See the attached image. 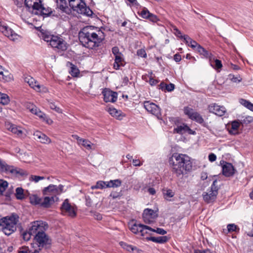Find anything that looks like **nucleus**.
<instances>
[{"instance_id":"393cba45","label":"nucleus","mask_w":253,"mask_h":253,"mask_svg":"<svg viewBox=\"0 0 253 253\" xmlns=\"http://www.w3.org/2000/svg\"><path fill=\"white\" fill-rule=\"evenodd\" d=\"M67 66L70 67L69 73L74 77H78L80 74V71L76 66L74 65L70 62H67L66 64Z\"/></svg>"},{"instance_id":"f8f14e48","label":"nucleus","mask_w":253,"mask_h":253,"mask_svg":"<svg viewBox=\"0 0 253 253\" xmlns=\"http://www.w3.org/2000/svg\"><path fill=\"white\" fill-rule=\"evenodd\" d=\"M158 214L157 211L150 209H146L144 210L142 217L144 222L146 224H151L155 222Z\"/></svg>"},{"instance_id":"09e8293b","label":"nucleus","mask_w":253,"mask_h":253,"mask_svg":"<svg viewBox=\"0 0 253 253\" xmlns=\"http://www.w3.org/2000/svg\"><path fill=\"white\" fill-rule=\"evenodd\" d=\"M142 226L143 228V231L140 232V234L142 236H144L146 234H148L149 233L148 231H152L153 230V228L150 226L143 224Z\"/></svg>"},{"instance_id":"7ed1b4c3","label":"nucleus","mask_w":253,"mask_h":253,"mask_svg":"<svg viewBox=\"0 0 253 253\" xmlns=\"http://www.w3.org/2000/svg\"><path fill=\"white\" fill-rule=\"evenodd\" d=\"M27 10L31 14L42 17L47 16V10L43 7L42 0H25Z\"/></svg>"},{"instance_id":"6e6d98bb","label":"nucleus","mask_w":253,"mask_h":253,"mask_svg":"<svg viewBox=\"0 0 253 253\" xmlns=\"http://www.w3.org/2000/svg\"><path fill=\"white\" fill-rule=\"evenodd\" d=\"M48 107H49L51 109L55 110V111L57 113H61V109L59 107H57L54 103H48Z\"/></svg>"},{"instance_id":"13d9d810","label":"nucleus","mask_w":253,"mask_h":253,"mask_svg":"<svg viewBox=\"0 0 253 253\" xmlns=\"http://www.w3.org/2000/svg\"><path fill=\"white\" fill-rule=\"evenodd\" d=\"M107 183V181H98L97 182V184L99 187V189H102L106 187V185Z\"/></svg>"},{"instance_id":"0eeeda50","label":"nucleus","mask_w":253,"mask_h":253,"mask_svg":"<svg viewBox=\"0 0 253 253\" xmlns=\"http://www.w3.org/2000/svg\"><path fill=\"white\" fill-rule=\"evenodd\" d=\"M217 183V180H214L211 186L210 190L208 192L203 193V199L206 202L209 203L216 199L219 189Z\"/></svg>"},{"instance_id":"a18cd8bd","label":"nucleus","mask_w":253,"mask_h":253,"mask_svg":"<svg viewBox=\"0 0 253 253\" xmlns=\"http://www.w3.org/2000/svg\"><path fill=\"white\" fill-rule=\"evenodd\" d=\"M227 231L228 233L231 232H237L239 231V228L235 224L231 223L227 225Z\"/></svg>"},{"instance_id":"5701e85b","label":"nucleus","mask_w":253,"mask_h":253,"mask_svg":"<svg viewBox=\"0 0 253 253\" xmlns=\"http://www.w3.org/2000/svg\"><path fill=\"white\" fill-rule=\"evenodd\" d=\"M183 40L185 42V43L190 47H191L193 49L196 50L197 48H198L199 46L200 45L198 43V42L193 40L188 35H184L183 36Z\"/></svg>"},{"instance_id":"a211bd4d","label":"nucleus","mask_w":253,"mask_h":253,"mask_svg":"<svg viewBox=\"0 0 253 253\" xmlns=\"http://www.w3.org/2000/svg\"><path fill=\"white\" fill-rule=\"evenodd\" d=\"M104 96V100L106 102H115L118 98V94L116 92L113 91L108 89H105L102 91Z\"/></svg>"},{"instance_id":"de8ad7c7","label":"nucleus","mask_w":253,"mask_h":253,"mask_svg":"<svg viewBox=\"0 0 253 253\" xmlns=\"http://www.w3.org/2000/svg\"><path fill=\"white\" fill-rule=\"evenodd\" d=\"M228 79L234 83H239L242 81V78L239 75L235 76L231 74L228 75Z\"/></svg>"},{"instance_id":"37998d69","label":"nucleus","mask_w":253,"mask_h":253,"mask_svg":"<svg viewBox=\"0 0 253 253\" xmlns=\"http://www.w3.org/2000/svg\"><path fill=\"white\" fill-rule=\"evenodd\" d=\"M16 197L17 199L22 200L24 198L23 189L21 187H18L16 189Z\"/></svg>"},{"instance_id":"4c0bfd02","label":"nucleus","mask_w":253,"mask_h":253,"mask_svg":"<svg viewBox=\"0 0 253 253\" xmlns=\"http://www.w3.org/2000/svg\"><path fill=\"white\" fill-rule=\"evenodd\" d=\"M79 145L84 146L87 150H91L92 149L91 146L93 144L90 141L83 139V140H80V143Z\"/></svg>"},{"instance_id":"c9c22d12","label":"nucleus","mask_w":253,"mask_h":253,"mask_svg":"<svg viewBox=\"0 0 253 253\" xmlns=\"http://www.w3.org/2000/svg\"><path fill=\"white\" fill-rule=\"evenodd\" d=\"M239 102L243 106L253 112V104L250 101L245 99L241 98L239 100Z\"/></svg>"},{"instance_id":"423d86ee","label":"nucleus","mask_w":253,"mask_h":253,"mask_svg":"<svg viewBox=\"0 0 253 253\" xmlns=\"http://www.w3.org/2000/svg\"><path fill=\"white\" fill-rule=\"evenodd\" d=\"M63 190V186L62 185L58 186L55 185H48V207L58 201V196L62 193Z\"/></svg>"},{"instance_id":"dca6fc26","label":"nucleus","mask_w":253,"mask_h":253,"mask_svg":"<svg viewBox=\"0 0 253 253\" xmlns=\"http://www.w3.org/2000/svg\"><path fill=\"white\" fill-rule=\"evenodd\" d=\"M30 203L34 205H40L41 207H47V196L44 198L39 197L37 195H33L30 197Z\"/></svg>"},{"instance_id":"aec40b11","label":"nucleus","mask_w":253,"mask_h":253,"mask_svg":"<svg viewBox=\"0 0 253 253\" xmlns=\"http://www.w3.org/2000/svg\"><path fill=\"white\" fill-rule=\"evenodd\" d=\"M34 237L39 244L38 246L39 248L43 247L47 241V237L44 230L40 233L39 232Z\"/></svg>"},{"instance_id":"603ef678","label":"nucleus","mask_w":253,"mask_h":253,"mask_svg":"<svg viewBox=\"0 0 253 253\" xmlns=\"http://www.w3.org/2000/svg\"><path fill=\"white\" fill-rule=\"evenodd\" d=\"M214 65L211 64V65L216 70L219 71V70L222 67L221 61L218 59H216L214 60Z\"/></svg>"},{"instance_id":"b1692460","label":"nucleus","mask_w":253,"mask_h":253,"mask_svg":"<svg viewBox=\"0 0 253 253\" xmlns=\"http://www.w3.org/2000/svg\"><path fill=\"white\" fill-rule=\"evenodd\" d=\"M6 126L8 130L16 134L18 136L21 137L22 136L23 131L20 127H18L16 125L11 123H7Z\"/></svg>"},{"instance_id":"0e129e2a","label":"nucleus","mask_w":253,"mask_h":253,"mask_svg":"<svg viewBox=\"0 0 253 253\" xmlns=\"http://www.w3.org/2000/svg\"><path fill=\"white\" fill-rule=\"evenodd\" d=\"M174 84L171 83L168 84H167L166 90H167L168 91H171L174 90Z\"/></svg>"},{"instance_id":"9b49d317","label":"nucleus","mask_w":253,"mask_h":253,"mask_svg":"<svg viewBox=\"0 0 253 253\" xmlns=\"http://www.w3.org/2000/svg\"><path fill=\"white\" fill-rule=\"evenodd\" d=\"M184 112L192 120L200 124H203L204 123V120L202 116L198 112L194 111L193 109L188 107H184Z\"/></svg>"},{"instance_id":"69168bd1","label":"nucleus","mask_w":253,"mask_h":253,"mask_svg":"<svg viewBox=\"0 0 253 253\" xmlns=\"http://www.w3.org/2000/svg\"><path fill=\"white\" fill-rule=\"evenodd\" d=\"M209 160L211 162H213L216 160V156L214 153H210L209 155Z\"/></svg>"},{"instance_id":"680f3d73","label":"nucleus","mask_w":253,"mask_h":253,"mask_svg":"<svg viewBox=\"0 0 253 253\" xmlns=\"http://www.w3.org/2000/svg\"><path fill=\"white\" fill-rule=\"evenodd\" d=\"M85 205L87 207H90L92 205V201L91 198L88 196H86L85 197Z\"/></svg>"},{"instance_id":"58836bf2","label":"nucleus","mask_w":253,"mask_h":253,"mask_svg":"<svg viewBox=\"0 0 253 253\" xmlns=\"http://www.w3.org/2000/svg\"><path fill=\"white\" fill-rule=\"evenodd\" d=\"M188 126L186 125L183 124V125L178 126L176 128H174V132L178 134H182L186 132V127H187Z\"/></svg>"},{"instance_id":"2f4dec72","label":"nucleus","mask_w":253,"mask_h":253,"mask_svg":"<svg viewBox=\"0 0 253 253\" xmlns=\"http://www.w3.org/2000/svg\"><path fill=\"white\" fill-rule=\"evenodd\" d=\"M143 224L134 223L130 227V231L135 234H139L140 231H143Z\"/></svg>"},{"instance_id":"3c124183","label":"nucleus","mask_w":253,"mask_h":253,"mask_svg":"<svg viewBox=\"0 0 253 253\" xmlns=\"http://www.w3.org/2000/svg\"><path fill=\"white\" fill-rule=\"evenodd\" d=\"M45 177L44 176H37L34 175H31L29 177V180L31 181H34L35 182H38L40 180L44 179Z\"/></svg>"},{"instance_id":"49530a36","label":"nucleus","mask_w":253,"mask_h":253,"mask_svg":"<svg viewBox=\"0 0 253 253\" xmlns=\"http://www.w3.org/2000/svg\"><path fill=\"white\" fill-rule=\"evenodd\" d=\"M163 194L164 195L165 198L167 200H169L168 198H172L174 195V193L173 191L169 189L164 190Z\"/></svg>"},{"instance_id":"c85d7f7f","label":"nucleus","mask_w":253,"mask_h":253,"mask_svg":"<svg viewBox=\"0 0 253 253\" xmlns=\"http://www.w3.org/2000/svg\"><path fill=\"white\" fill-rule=\"evenodd\" d=\"M34 136L35 139L42 143H45L47 140V137L46 135L40 131H35L34 133Z\"/></svg>"},{"instance_id":"4468645a","label":"nucleus","mask_w":253,"mask_h":253,"mask_svg":"<svg viewBox=\"0 0 253 253\" xmlns=\"http://www.w3.org/2000/svg\"><path fill=\"white\" fill-rule=\"evenodd\" d=\"M0 31L12 41L18 39V35L12 29L1 21H0Z\"/></svg>"},{"instance_id":"a878e982","label":"nucleus","mask_w":253,"mask_h":253,"mask_svg":"<svg viewBox=\"0 0 253 253\" xmlns=\"http://www.w3.org/2000/svg\"><path fill=\"white\" fill-rule=\"evenodd\" d=\"M108 111L112 116L115 117L118 120H121L123 119V117H124L121 111L118 110L114 108H109Z\"/></svg>"},{"instance_id":"72a5a7b5","label":"nucleus","mask_w":253,"mask_h":253,"mask_svg":"<svg viewBox=\"0 0 253 253\" xmlns=\"http://www.w3.org/2000/svg\"><path fill=\"white\" fill-rule=\"evenodd\" d=\"M240 124L238 121H234L231 124V128L229 130L230 134H237V131L239 127Z\"/></svg>"},{"instance_id":"412c9836","label":"nucleus","mask_w":253,"mask_h":253,"mask_svg":"<svg viewBox=\"0 0 253 253\" xmlns=\"http://www.w3.org/2000/svg\"><path fill=\"white\" fill-rule=\"evenodd\" d=\"M56 3L57 6L62 12L70 13L71 11L68 7L66 0H53Z\"/></svg>"},{"instance_id":"9d476101","label":"nucleus","mask_w":253,"mask_h":253,"mask_svg":"<svg viewBox=\"0 0 253 253\" xmlns=\"http://www.w3.org/2000/svg\"><path fill=\"white\" fill-rule=\"evenodd\" d=\"M49 44L52 47L60 51H65L67 49V42L62 38L57 36H51Z\"/></svg>"},{"instance_id":"bf43d9fd","label":"nucleus","mask_w":253,"mask_h":253,"mask_svg":"<svg viewBox=\"0 0 253 253\" xmlns=\"http://www.w3.org/2000/svg\"><path fill=\"white\" fill-rule=\"evenodd\" d=\"M152 232H156L157 233L160 235H165L167 234V231L163 228H157L156 229L153 228Z\"/></svg>"},{"instance_id":"f704fd0d","label":"nucleus","mask_w":253,"mask_h":253,"mask_svg":"<svg viewBox=\"0 0 253 253\" xmlns=\"http://www.w3.org/2000/svg\"><path fill=\"white\" fill-rule=\"evenodd\" d=\"M115 62L114 63V68L116 70L119 69V67L120 65L122 64V62L123 60L122 58V54L120 55H117L115 56Z\"/></svg>"},{"instance_id":"473e14b6","label":"nucleus","mask_w":253,"mask_h":253,"mask_svg":"<svg viewBox=\"0 0 253 253\" xmlns=\"http://www.w3.org/2000/svg\"><path fill=\"white\" fill-rule=\"evenodd\" d=\"M36 29L39 31V37L45 42H47V32L46 30L42 29V26L36 27Z\"/></svg>"},{"instance_id":"79ce46f5","label":"nucleus","mask_w":253,"mask_h":253,"mask_svg":"<svg viewBox=\"0 0 253 253\" xmlns=\"http://www.w3.org/2000/svg\"><path fill=\"white\" fill-rule=\"evenodd\" d=\"M253 121V117L251 116L243 117L240 120V123L243 125H248Z\"/></svg>"},{"instance_id":"864d4df0","label":"nucleus","mask_w":253,"mask_h":253,"mask_svg":"<svg viewBox=\"0 0 253 253\" xmlns=\"http://www.w3.org/2000/svg\"><path fill=\"white\" fill-rule=\"evenodd\" d=\"M8 186V183L6 181L0 179V192H4Z\"/></svg>"},{"instance_id":"1a4fd4ad","label":"nucleus","mask_w":253,"mask_h":253,"mask_svg":"<svg viewBox=\"0 0 253 253\" xmlns=\"http://www.w3.org/2000/svg\"><path fill=\"white\" fill-rule=\"evenodd\" d=\"M0 171L1 172H10L12 174H19L21 176L28 175L27 171L21 169L15 168L13 166L8 165L2 160L0 165Z\"/></svg>"},{"instance_id":"c03bdc74","label":"nucleus","mask_w":253,"mask_h":253,"mask_svg":"<svg viewBox=\"0 0 253 253\" xmlns=\"http://www.w3.org/2000/svg\"><path fill=\"white\" fill-rule=\"evenodd\" d=\"M119 244L123 249L126 250L127 251L132 252L134 250V247L131 245L127 244L126 243L124 242H120Z\"/></svg>"},{"instance_id":"20e7f679","label":"nucleus","mask_w":253,"mask_h":253,"mask_svg":"<svg viewBox=\"0 0 253 253\" xmlns=\"http://www.w3.org/2000/svg\"><path fill=\"white\" fill-rule=\"evenodd\" d=\"M68 1L70 6L74 11L87 16H91L92 15V11L86 5L83 0H68Z\"/></svg>"},{"instance_id":"f03ea898","label":"nucleus","mask_w":253,"mask_h":253,"mask_svg":"<svg viewBox=\"0 0 253 253\" xmlns=\"http://www.w3.org/2000/svg\"><path fill=\"white\" fill-rule=\"evenodd\" d=\"M169 163L171 171L179 177L187 174L192 169L191 158L186 154L174 153L169 158Z\"/></svg>"},{"instance_id":"bb28decb","label":"nucleus","mask_w":253,"mask_h":253,"mask_svg":"<svg viewBox=\"0 0 253 253\" xmlns=\"http://www.w3.org/2000/svg\"><path fill=\"white\" fill-rule=\"evenodd\" d=\"M146 239L149 241H151L155 243H160V244H163L166 242H167L169 238L167 236H160L158 237H146Z\"/></svg>"},{"instance_id":"4d7b16f0","label":"nucleus","mask_w":253,"mask_h":253,"mask_svg":"<svg viewBox=\"0 0 253 253\" xmlns=\"http://www.w3.org/2000/svg\"><path fill=\"white\" fill-rule=\"evenodd\" d=\"M121 196H122L121 191L117 192V191H113L111 193V194L110 195V197H112L113 199L120 197Z\"/></svg>"},{"instance_id":"cd10ccee","label":"nucleus","mask_w":253,"mask_h":253,"mask_svg":"<svg viewBox=\"0 0 253 253\" xmlns=\"http://www.w3.org/2000/svg\"><path fill=\"white\" fill-rule=\"evenodd\" d=\"M27 108L32 113L36 115L40 118L42 117L43 113L34 104L29 103L27 105Z\"/></svg>"},{"instance_id":"2eb2a0df","label":"nucleus","mask_w":253,"mask_h":253,"mask_svg":"<svg viewBox=\"0 0 253 253\" xmlns=\"http://www.w3.org/2000/svg\"><path fill=\"white\" fill-rule=\"evenodd\" d=\"M208 109L210 113L221 117L226 113V109L223 106H220L216 103H212L209 105Z\"/></svg>"},{"instance_id":"ea45409f","label":"nucleus","mask_w":253,"mask_h":253,"mask_svg":"<svg viewBox=\"0 0 253 253\" xmlns=\"http://www.w3.org/2000/svg\"><path fill=\"white\" fill-rule=\"evenodd\" d=\"M10 101L8 96L5 93L0 92V103L3 105L8 104Z\"/></svg>"},{"instance_id":"e2e57ef3","label":"nucleus","mask_w":253,"mask_h":253,"mask_svg":"<svg viewBox=\"0 0 253 253\" xmlns=\"http://www.w3.org/2000/svg\"><path fill=\"white\" fill-rule=\"evenodd\" d=\"M132 162L135 167H140L143 165V162H141L139 159H132Z\"/></svg>"},{"instance_id":"e433bc0d","label":"nucleus","mask_w":253,"mask_h":253,"mask_svg":"<svg viewBox=\"0 0 253 253\" xmlns=\"http://www.w3.org/2000/svg\"><path fill=\"white\" fill-rule=\"evenodd\" d=\"M11 79V75L7 71H4L2 72V74H0V80L4 82H9Z\"/></svg>"},{"instance_id":"c756f323","label":"nucleus","mask_w":253,"mask_h":253,"mask_svg":"<svg viewBox=\"0 0 253 253\" xmlns=\"http://www.w3.org/2000/svg\"><path fill=\"white\" fill-rule=\"evenodd\" d=\"M142 190L144 192L147 191L151 195H154L156 194V190L154 188L151 187L150 183H142Z\"/></svg>"},{"instance_id":"6e6552de","label":"nucleus","mask_w":253,"mask_h":253,"mask_svg":"<svg viewBox=\"0 0 253 253\" xmlns=\"http://www.w3.org/2000/svg\"><path fill=\"white\" fill-rule=\"evenodd\" d=\"M61 210L65 215L70 217L74 218L77 216V207L75 204L71 205L68 199H66L63 202Z\"/></svg>"},{"instance_id":"f3484780","label":"nucleus","mask_w":253,"mask_h":253,"mask_svg":"<svg viewBox=\"0 0 253 253\" xmlns=\"http://www.w3.org/2000/svg\"><path fill=\"white\" fill-rule=\"evenodd\" d=\"M144 107L148 112L156 116H159L161 114L159 107L149 101H144Z\"/></svg>"},{"instance_id":"6ab92c4d","label":"nucleus","mask_w":253,"mask_h":253,"mask_svg":"<svg viewBox=\"0 0 253 253\" xmlns=\"http://www.w3.org/2000/svg\"><path fill=\"white\" fill-rule=\"evenodd\" d=\"M43 223L41 221H34L29 229V232L32 236H35L39 232H42L44 230V227L42 225Z\"/></svg>"},{"instance_id":"ddd939ff","label":"nucleus","mask_w":253,"mask_h":253,"mask_svg":"<svg viewBox=\"0 0 253 253\" xmlns=\"http://www.w3.org/2000/svg\"><path fill=\"white\" fill-rule=\"evenodd\" d=\"M220 165L222 167V174L225 177H231L234 175L236 169L232 164L223 160L220 162Z\"/></svg>"},{"instance_id":"338daca9","label":"nucleus","mask_w":253,"mask_h":253,"mask_svg":"<svg viewBox=\"0 0 253 253\" xmlns=\"http://www.w3.org/2000/svg\"><path fill=\"white\" fill-rule=\"evenodd\" d=\"M148 82L151 86H153L156 85L159 82V81L154 79L152 77H150Z\"/></svg>"},{"instance_id":"052dcab7","label":"nucleus","mask_w":253,"mask_h":253,"mask_svg":"<svg viewBox=\"0 0 253 253\" xmlns=\"http://www.w3.org/2000/svg\"><path fill=\"white\" fill-rule=\"evenodd\" d=\"M127 5H132L133 6H138L139 5V3L137 2V0H125Z\"/></svg>"},{"instance_id":"a19ab883","label":"nucleus","mask_w":253,"mask_h":253,"mask_svg":"<svg viewBox=\"0 0 253 253\" xmlns=\"http://www.w3.org/2000/svg\"><path fill=\"white\" fill-rule=\"evenodd\" d=\"M200 55H203L205 58H208L210 56V54L208 51L203 47L201 45L199 46L198 48L196 50Z\"/></svg>"},{"instance_id":"8fccbe9b","label":"nucleus","mask_w":253,"mask_h":253,"mask_svg":"<svg viewBox=\"0 0 253 253\" xmlns=\"http://www.w3.org/2000/svg\"><path fill=\"white\" fill-rule=\"evenodd\" d=\"M150 13L149 11L146 8L144 7L140 12L139 15L143 18L148 19L150 16Z\"/></svg>"},{"instance_id":"39448f33","label":"nucleus","mask_w":253,"mask_h":253,"mask_svg":"<svg viewBox=\"0 0 253 253\" xmlns=\"http://www.w3.org/2000/svg\"><path fill=\"white\" fill-rule=\"evenodd\" d=\"M16 221L13 216L2 218L0 227L2 232L6 235H10L16 229Z\"/></svg>"},{"instance_id":"5fc2aeb1","label":"nucleus","mask_w":253,"mask_h":253,"mask_svg":"<svg viewBox=\"0 0 253 253\" xmlns=\"http://www.w3.org/2000/svg\"><path fill=\"white\" fill-rule=\"evenodd\" d=\"M137 55L142 58H146L147 57V53L144 49L141 48L137 50Z\"/></svg>"},{"instance_id":"7c9ffc66","label":"nucleus","mask_w":253,"mask_h":253,"mask_svg":"<svg viewBox=\"0 0 253 253\" xmlns=\"http://www.w3.org/2000/svg\"><path fill=\"white\" fill-rule=\"evenodd\" d=\"M122 185V181L119 179L110 180L107 181V188H117Z\"/></svg>"},{"instance_id":"4be33fe9","label":"nucleus","mask_w":253,"mask_h":253,"mask_svg":"<svg viewBox=\"0 0 253 253\" xmlns=\"http://www.w3.org/2000/svg\"><path fill=\"white\" fill-rule=\"evenodd\" d=\"M24 81L29 84L31 88L37 91H40V85L31 76H27L25 78Z\"/></svg>"},{"instance_id":"f257e3e1","label":"nucleus","mask_w":253,"mask_h":253,"mask_svg":"<svg viewBox=\"0 0 253 253\" xmlns=\"http://www.w3.org/2000/svg\"><path fill=\"white\" fill-rule=\"evenodd\" d=\"M79 39L82 44L89 49H94L99 46L105 39L104 33L94 26L84 27L79 33Z\"/></svg>"},{"instance_id":"774afa93","label":"nucleus","mask_w":253,"mask_h":253,"mask_svg":"<svg viewBox=\"0 0 253 253\" xmlns=\"http://www.w3.org/2000/svg\"><path fill=\"white\" fill-rule=\"evenodd\" d=\"M112 51L115 56L121 54V53L119 51V49L117 46L113 47L112 49Z\"/></svg>"}]
</instances>
